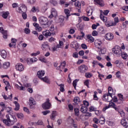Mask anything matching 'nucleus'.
<instances>
[{
	"label": "nucleus",
	"instance_id": "obj_1",
	"mask_svg": "<svg viewBox=\"0 0 128 128\" xmlns=\"http://www.w3.org/2000/svg\"><path fill=\"white\" fill-rule=\"evenodd\" d=\"M11 118H10V117ZM6 115V119L3 120V122L6 124V126H10V124H14L16 122V118L14 116H12V115Z\"/></svg>",
	"mask_w": 128,
	"mask_h": 128
},
{
	"label": "nucleus",
	"instance_id": "obj_2",
	"mask_svg": "<svg viewBox=\"0 0 128 128\" xmlns=\"http://www.w3.org/2000/svg\"><path fill=\"white\" fill-rule=\"evenodd\" d=\"M100 18L102 22H105V26H106L107 28H110V26H114V24H112V23L107 22L108 18L102 14H100Z\"/></svg>",
	"mask_w": 128,
	"mask_h": 128
},
{
	"label": "nucleus",
	"instance_id": "obj_3",
	"mask_svg": "<svg viewBox=\"0 0 128 128\" xmlns=\"http://www.w3.org/2000/svg\"><path fill=\"white\" fill-rule=\"evenodd\" d=\"M112 52L116 56H120L122 52V48L119 46H115L114 48L112 49Z\"/></svg>",
	"mask_w": 128,
	"mask_h": 128
},
{
	"label": "nucleus",
	"instance_id": "obj_4",
	"mask_svg": "<svg viewBox=\"0 0 128 128\" xmlns=\"http://www.w3.org/2000/svg\"><path fill=\"white\" fill-rule=\"evenodd\" d=\"M16 12L18 14H22L23 12H26L28 9L26 6L24 4H21L19 7H17L16 9Z\"/></svg>",
	"mask_w": 128,
	"mask_h": 128
},
{
	"label": "nucleus",
	"instance_id": "obj_5",
	"mask_svg": "<svg viewBox=\"0 0 128 128\" xmlns=\"http://www.w3.org/2000/svg\"><path fill=\"white\" fill-rule=\"evenodd\" d=\"M42 108L44 110H50L52 108V104L50 102V99H46V101L42 104Z\"/></svg>",
	"mask_w": 128,
	"mask_h": 128
},
{
	"label": "nucleus",
	"instance_id": "obj_6",
	"mask_svg": "<svg viewBox=\"0 0 128 128\" xmlns=\"http://www.w3.org/2000/svg\"><path fill=\"white\" fill-rule=\"evenodd\" d=\"M104 38L105 40H106L112 42V40L114 38V36L112 33L108 32L104 35Z\"/></svg>",
	"mask_w": 128,
	"mask_h": 128
},
{
	"label": "nucleus",
	"instance_id": "obj_7",
	"mask_svg": "<svg viewBox=\"0 0 128 128\" xmlns=\"http://www.w3.org/2000/svg\"><path fill=\"white\" fill-rule=\"evenodd\" d=\"M38 20L40 24L42 26H46V24H48V18L44 16H40Z\"/></svg>",
	"mask_w": 128,
	"mask_h": 128
},
{
	"label": "nucleus",
	"instance_id": "obj_8",
	"mask_svg": "<svg viewBox=\"0 0 128 128\" xmlns=\"http://www.w3.org/2000/svg\"><path fill=\"white\" fill-rule=\"evenodd\" d=\"M88 69V66L85 64L80 66L78 68V70L80 72V74H84V72H86Z\"/></svg>",
	"mask_w": 128,
	"mask_h": 128
},
{
	"label": "nucleus",
	"instance_id": "obj_9",
	"mask_svg": "<svg viewBox=\"0 0 128 128\" xmlns=\"http://www.w3.org/2000/svg\"><path fill=\"white\" fill-rule=\"evenodd\" d=\"M103 100H104L105 102H110L111 100H112V96H110V94H105L103 96Z\"/></svg>",
	"mask_w": 128,
	"mask_h": 128
},
{
	"label": "nucleus",
	"instance_id": "obj_10",
	"mask_svg": "<svg viewBox=\"0 0 128 128\" xmlns=\"http://www.w3.org/2000/svg\"><path fill=\"white\" fill-rule=\"evenodd\" d=\"M16 70H18V72H22L24 70V66L22 64V63H18L16 66Z\"/></svg>",
	"mask_w": 128,
	"mask_h": 128
},
{
	"label": "nucleus",
	"instance_id": "obj_11",
	"mask_svg": "<svg viewBox=\"0 0 128 128\" xmlns=\"http://www.w3.org/2000/svg\"><path fill=\"white\" fill-rule=\"evenodd\" d=\"M92 12H94V7L90 6L87 8L86 12L88 16H90L92 14Z\"/></svg>",
	"mask_w": 128,
	"mask_h": 128
},
{
	"label": "nucleus",
	"instance_id": "obj_12",
	"mask_svg": "<svg viewBox=\"0 0 128 128\" xmlns=\"http://www.w3.org/2000/svg\"><path fill=\"white\" fill-rule=\"evenodd\" d=\"M58 16V12L54 8H52L51 10V14L49 18H52L54 16Z\"/></svg>",
	"mask_w": 128,
	"mask_h": 128
},
{
	"label": "nucleus",
	"instance_id": "obj_13",
	"mask_svg": "<svg viewBox=\"0 0 128 128\" xmlns=\"http://www.w3.org/2000/svg\"><path fill=\"white\" fill-rule=\"evenodd\" d=\"M45 74L46 72H44V70H41L38 72L37 76L40 80H41Z\"/></svg>",
	"mask_w": 128,
	"mask_h": 128
},
{
	"label": "nucleus",
	"instance_id": "obj_14",
	"mask_svg": "<svg viewBox=\"0 0 128 128\" xmlns=\"http://www.w3.org/2000/svg\"><path fill=\"white\" fill-rule=\"evenodd\" d=\"M36 102L34 100V98L32 97H31L29 99V106L30 108L32 106H36Z\"/></svg>",
	"mask_w": 128,
	"mask_h": 128
},
{
	"label": "nucleus",
	"instance_id": "obj_15",
	"mask_svg": "<svg viewBox=\"0 0 128 128\" xmlns=\"http://www.w3.org/2000/svg\"><path fill=\"white\" fill-rule=\"evenodd\" d=\"M50 48V46H48V42H44L42 44V50H48Z\"/></svg>",
	"mask_w": 128,
	"mask_h": 128
},
{
	"label": "nucleus",
	"instance_id": "obj_16",
	"mask_svg": "<svg viewBox=\"0 0 128 128\" xmlns=\"http://www.w3.org/2000/svg\"><path fill=\"white\" fill-rule=\"evenodd\" d=\"M20 86H18V84H15V87L17 90H26V87L23 86L20 82H19Z\"/></svg>",
	"mask_w": 128,
	"mask_h": 128
},
{
	"label": "nucleus",
	"instance_id": "obj_17",
	"mask_svg": "<svg viewBox=\"0 0 128 128\" xmlns=\"http://www.w3.org/2000/svg\"><path fill=\"white\" fill-rule=\"evenodd\" d=\"M16 44V39L12 38V42L9 44L10 48H14Z\"/></svg>",
	"mask_w": 128,
	"mask_h": 128
},
{
	"label": "nucleus",
	"instance_id": "obj_18",
	"mask_svg": "<svg viewBox=\"0 0 128 128\" xmlns=\"http://www.w3.org/2000/svg\"><path fill=\"white\" fill-rule=\"evenodd\" d=\"M64 17L62 16H59L57 22H61V26H64Z\"/></svg>",
	"mask_w": 128,
	"mask_h": 128
},
{
	"label": "nucleus",
	"instance_id": "obj_19",
	"mask_svg": "<svg viewBox=\"0 0 128 128\" xmlns=\"http://www.w3.org/2000/svg\"><path fill=\"white\" fill-rule=\"evenodd\" d=\"M108 92L109 96H112L116 94V91H114V90H112V88L110 86L108 87Z\"/></svg>",
	"mask_w": 128,
	"mask_h": 128
},
{
	"label": "nucleus",
	"instance_id": "obj_20",
	"mask_svg": "<svg viewBox=\"0 0 128 128\" xmlns=\"http://www.w3.org/2000/svg\"><path fill=\"white\" fill-rule=\"evenodd\" d=\"M42 34H43V36H46V38H48L49 36H50L52 35V33H50V30H47L43 32Z\"/></svg>",
	"mask_w": 128,
	"mask_h": 128
},
{
	"label": "nucleus",
	"instance_id": "obj_21",
	"mask_svg": "<svg viewBox=\"0 0 128 128\" xmlns=\"http://www.w3.org/2000/svg\"><path fill=\"white\" fill-rule=\"evenodd\" d=\"M94 2L100 6H104V4L102 0H94Z\"/></svg>",
	"mask_w": 128,
	"mask_h": 128
},
{
	"label": "nucleus",
	"instance_id": "obj_22",
	"mask_svg": "<svg viewBox=\"0 0 128 128\" xmlns=\"http://www.w3.org/2000/svg\"><path fill=\"white\" fill-rule=\"evenodd\" d=\"M87 38L88 42H90V44L94 42V38L92 35H88Z\"/></svg>",
	"mask_w": 128,
	"mask_h": 128
},
{
	"label": "nucleus",
	"instance_id": "obj_23",
	"mask_svg": "<svg viewBox=\"0 0 128 128\" xmlns=\"http://www.w3.org/2000/svg\"><path fill=\"white\" fill-rule=\"evenodd\" d=\"M2 66L4 68H8L10 66V63L8 62H4Z\"/></svg>",
	"mask_w": 128,
	"mask_h": 128
},
{
	"label": "nucleus",
	"instance_id": "obj_24",
	"mask_svg": "<svg viewBox=\"0 0 128 128\" xmlns=\"http://www.w3.org/2000/svg\"><path fill=\"white\" fill-rule=\"evenodd\" d=\"M33 25L35 26L36 30L38 32H42V27L40 26L38 23H34Z\"/></svg>",
	"mask_w": 128,
	"mask_h": 128
},
{
	"label": "nucleus",
	"instance_id": "obj_25",
	"mask_svg": "<svg viewBox=\"0 0 128 128\" xmlns=\"http://www.w3.org/2000/svg\"><path fill=\"white\" fill-rule=\"evenodd\" d=\"M40 80L42 82H46V84H50V79H48V76L42 78Z\"/></svg>",
	"mask_w": 128,
	"mask_h": 128
},
{
	"label": "nucleus",
	"instance_id": "obj_26",
	"mask_svg": "<svg viewBox=\"0 0 128 128\" xmlns=\"http://www.w3.org/2000/svg\"><path fill=\"white\" fill-rule=\"evenodd\" d=\"M56 116H58V113L56 112V111H52L50 116L51 120H54V119L56 118Z\"/></svg>",
	"mask_w": 128,
	"mask_h": 128
},
{
	"label": "nucleus",
	"instance_id": "obj_27",
	"mask_svg": "<svg viewBox=\"0 0 128 128\" xmlns=\"http://www.w3.org/2000/svg\"><path fill=\"white\" fill-rule=\"evenodd\" d=\"M64 13L66 14V20H68V16H70V11L68 10V9H65L64 10Z\"/></svg>",
	"mask_w": 128,
	"mask_h": 128
},
{
	"label": "nucleus",
	"instance_id": "obj_28",
	"mask_svg": "<svg viewBox=\"0 0 128 128\" xmlns=\"http://www.w3.org/2000/svg\"><path fill=\"white\" fill-rule=\"evenodd\" d=\"M80 112H82L83 114H86V112H88V108L84 106V105H82L80 108Z\"/></svg>",
	"mask_w": 128,
	"mask_h": 128
},
{
	"label": "nucleus",
	"instance_id": "obj_29",
	"mask_svg": "<svg viewBox=\"0 0 128 128\" xmlns=\"http://www.w3.org/2000/svg\"><path fill=\"white\" fill-rule=\"evenodd\" d=\"M118 104H122V102H124V96L122 94H118Z\"/></svg>",
	"mask_w": 128,
	"mask_h": 128
},
{
	"label": "nucleus",
	"instance_id": "obj_30",
	"mask_svg": "<svg viewBox=\"0 0 128 128\" xmlns=\"http://www.w3.org/2000/svg\"><path fill=\"white\" fill-rule=\"evenodd\" d=\"M8 16H10V12L8 11L2 12V18H7Z\"/></svg>",
	"mask_w": 128,
	"mask_h": 128
},
{
	"label": "nucleus",
	"instance_id": "obj_31",
	"mask_svg": "<svg viewBox=\"0 0 128 128\" xmlns=\"http://www.w3.org/2000/svg\"><path fill=\"white\" fill-rule=\"evenodd\" d=\"M2 96H3L4 100H12V94H10L8 97L4 94H2Z\"/></svg>",
	"mask_w": 128,
	"mask_h": 128
},
{
	"label": "nucleus",
	"instance_id": "obj_32",
	"mask_svg": "<svg viewBox=\"0 0 128 128\" xmlns=\"http://www.w3.org/2000/svg\"><path fill=\"white\" fill-rule=\"evenodd\" d=\"M0 56L3 58H6V52L5 50H2L1 51Z\"/></svg>",
	"mask_w": 128,
	"mask_h": 128
},
{
	"label": "nucleus",
	"instance_id": "obj_33",
	"mask_svg": "<svg viewBox=\"0 0 128 128\" xmlns=\"http://www.w3.org/2000/svg\"><path fill=\"white\" fill-rule=\"evenodd\" d=\"M121 56H122V58H123V60H126V58H128V55L126 53L124 52H122L121 54Z\"/></svg>",
	"mask_w": 128,
	"mask_h": 128
},
{
	"label": "nucleus",
	"instance_id": "obj_34",
	"mask_svg": "<svg viewBox=\"0 0 128 128\" xmlns=\"http://www.w3.org/2000/svg\"><path fill=\"white\" fill-rule=\"evenodd\" d=\"M14 104L16 106L14 110H20V104L18 103V102H16V101H14Z\"/></svg>",
	"mask_w": 128,
	"mask_h": 128
},
{
	"label": "nucleus",
	"instance_id": "obj_35",
	"mask_svg": "<svg viewBox=\"0 0 128 128\" xmlns=\"http://www.w3.org/2000/svg\"><path fill=\"white\" fill-rule=\"evenodd\" d=\"M44 122L42 120H38L37 122H35V126H42Z\"/></svg>",
	"mask_w": 128,
	"mask_h": 128
},
{
	"label": "nucleus",
	"instance_id": "obj_36",
	"mask_svg": "<svg viewBox=\"0 0 128 128\" xmlns=\"http://www.w3.org/2000/svg\"><path fill=\"white\" fill-rule=\"evenodd\" d=\"M40 12V8H36L35 6H34L32 9V12Z\"/></svg>",
	"mask_w": 128,
	"mask_h": 128
},
{
	"label": "nucleus",
	"instance_id": "obj_37",
	"mask_svg": "<svg viewBox=\"0 0 128 128\" xmlns=\"http://www.w3.org/2000/svg\"><path fill=\"white\" fill-rule=\"evenodd\" d=\"M39 60H40V62H45V63L47 62H48V60L44 57L40 58Z\"/></svg>",
	"mask_w": 128,
	"mask_h": 128
},
{
	"label": "nucleus",
	"instance_id": "obj_38",
	"mask_svg": "<svg viewBox=\"0 0 128 128\" xmlns=\"http://www.w3.org/2000/svg\"><path fill=\"white\" fill-rule=\"evenodd\" d=\"M94 100H98V92L96 91L94 92Z\"/></svg>",
	"mask_w": 128,
	"mask_h": 128
},
{
	"label": "nucleus",
	"instance_id": "obj_39",
	"mask_svg": "<svg viewBox=\"0 0 128 128\" xmlns=\"http://www.w3.org/2000/svg\"><path fill=\"white\" fill-rule=\"evenodd\" d=\"M54 68H56V70H60V66H58V62L54 63Z\"/></svg>",
	"mask_w": 128,
	"mask_h": 128
},
{
	"label": "nucleus",
	"instance_id": "obj_40",
	"mask_svg": "<svg viewBox=\"0 0 128 128\" xmlns=\"http://www.w3.org/2000/svg\"><path fill=\"white\" fill-rule=\"evenodd\" d=\"M75 6H76V8H80L82 7L80 2H75Z\"/></svg>",
	"mask_w": 128,
	"mask_h": 128
},
{
	"label": "nucleus",
	"instance_id": "obj_41",
	"mask_svg": "<svg viewBox=\"0 0 128 128\" xmlns=\"http://www.w3.org/2000/svg\"><path fill=\"white\" fill-rule=\"evenodd\" d=\"M74 102H75V104H78V102H80V98H78V97H75L74 98Z\"/></svg>",
	"mask_w": 128,
	"mask_h": 128
},
{
	"label": "nucleus",
	"instance_id": "obj_42",
	"mask_svg": "<svg viewBox=\"0 0 128 128\" xmlns=\"http://www.w3.org/2000/svg\"><path fill=\"white\" fill-rule=\"evenodd\" d=\"M63 46H64V42L60 40L59 44L57 45L58 48H62Z\"/></svg>",
	"mask_w": 128,
	"mask_h": 128
},
{
	"label": "nucleus",
	"instance_id": "obj_43",
	"mask_svg": "<svg viewBox=\"0 0 128 128\" xmlns=\"http://www.w3.org/2000/svg\"><path fill=\"white\" fill-rule=\"evenodd\" d=\"M18 118H20V120H22L24 118V114L22 113H18L16 114Z\"/></svg>",
	"mask_w": 128,
	"mask_h": 128
},
{
	"label": "nucleus",
	"instance_id": "obj_44",
	"mask_svg": "<svg viewBox=\"0 0 128 128\" xmlns=\"http://www.w3.org/2000/svg\"><path fill=\"white\" fill-rule=\"evenodd\" d=\"M95 110H96V108L94 106H91L89 108L90 112H95Z\"/></svg>",
	"mask_w": 128,
	"mask_h": 128
},
{
	"label": "nucleus",
	"instance_id": "obj_45",
	"mask_svg": "<svg viewBox=\"0 0 128 128\" xmlns=\"http://www.w3.org/2000/svg\"><path fill=\"white\" fill-rule=\"evenodd\" d=\"M0 106L2 108V110H1V112H4V108H6V104H4V102H0Z\"/></svg>",
	"mask_w": 128,
	"mask_h": 128
},
{
	"label": "nucleus",
	"instance_id": "obj_46",
	"mask_svg": "<svg viewBox=\"0 0 128 128\" xmlns=\"http://www.w3.org/2000/svg\"><path fill=\"white\" fill-rule=\"evenodd\" d=\"M66 62L65 61L60 63V68H64V66H66Z\"/></svg>",
	"mask_w": 128,
	"mask_h": 128
},
{
	"label": "nucleus",
	"instance_id": "obj_47",
	"mask_svg": "<svg viewBox=\"0 0 128 128\" xmlns=\"http://www.w3.org/2000/svg\"><path fill=\"white\" fill-rule=\"evenodd\" d=\"M74 112L76 116H80V110H78V108H76L74 109Z\"/></svg>",
	"mask_w": 128,
	"mask_h": 128
},
{
	"label": "nucleus",
	"instance_id": "obj_48",
	"mask_svg": "<svg viewBox=\"0 0 128 128\" xmlns=\"http://www.w3.org/2000/svg\"><path fill=\"white\" fill-rule=\"evenodd\" d=\"M30 62L31 64H32V62H38V59L36 58H30Z\"/></svg>",
	"mask_w": 128,
	"mask_h": 128
},
{
	"label": "nucleus",
	"instance_id": "obj_49",
	"mask_svg": "<svg viewBox=\"0 0 128 128\" xmlns=\"http://www.w3.org/2000/svg\"><path fill=\"white\" fill-rule=\"evenodd\" d=\"M90 104L88 101L86 100H84L83 101V104L82 106H86V108H88V106Z\"/></svg>",
	"mask_w": 128,
	"mask_h": 128
},
{
	"label": "nucleus",
	"instance_id": "obj_50",
	"mask_svg": "<svg viewBox=\"0 0 128 128\" xmlns=\"http://www.w3.org/2000/svg\"><path fill=\"white\" fill-rule=\"evenodd\" d=\"M24 32L26 34H30V30L28 28H25L24 30Z\"/></svg>",
	"mask_w": 128,
	"mask_h": 128
},
{
	"label": "nucleus",
	"instance_id": "obj_51",
	"mask_svg": "<svg viewBox=\"0 0 128 128\" xmlns=\"http://www.w3.org/2000/svg\"><path fill=\"white\" fill-rule=\"evenodd\" d=\"M86 78H92V74L90 72H86V75H85Z\"/></svg>",
	"mask_w": 128,
	"mask_h": 128
},
{
	"label": "nucleus",
	"instance_id": "obj_52",
	"mask_svg": "<svg viewBox=\"0 0 128 128\" xmlns=\"http://www.w3.org/2000/svg\"><path fill=\"white\" fill-rule=\"evenodd\" d=\"M40 54V52L39 50L37 51L36 53H32L31 54L32 56H38Z\"/></svg>",
	"mask_w": 128,
	"mask_h": 128
},
{
	"label": "nucleus",
	"instance_id": "obj_53",
	"mask_svg": "<svg viewBox=\"0 0 128 128\" xmlns=\"http://www.w3.org/2000/svg\"><path fill=\"white\" fill-rule=\"evenodd\" d=\"M59 86H60V92H64V85L63 84H60L59 85Z\"/></svg>",
	"mask_w": 128,
	"mask_h": 128
},
{
	"label": "nucleus",
	"instance_id": "obj_54",
	"mask_svg": "<svg viewBox=\"0 0 128 128\" xmlns=\"http://www.w3.org/2000/svg\"><path fill=\"white\" fill-rule=\"evenodd\" d=\"M112 100H113L114 102H118H118H120V100H118V98H116V96H114Z\"/></svg>",
	"mask_w": 128,
	"mask_h": 128
},
{
	"label": "nucleus",
	"instance_id": "obj_55",
	"mask_svg": "<svg viewBox=\"0 0 128 128\" xmlns=\"http://www.w3.org/2000/svg\"><path fill=\"white\" fill-rule=\"evenodd\" d=\"M109 106H110V108H114L116 106V104H114L113 102H110L109 103Z\"/></svg>",
	"mask_w": 128,
	"mask_h": 128
},
{
	"label": "nucleus",
	"instance_id": "obj_56",
	"mask_svg": "<svg viewBox=\"0 0 128 128\" xmlns=\"http://www.w3.org/2000/svg\"><path fill=\"white\" fill-rule=\"evenodd\" d=\"M114 23H112V24H114V26H116V24H118V17H116L114 18Z\"/></svg>",
	"mask_w": 128,
	"mask_h": 128
},
{
	"label": "nucleus",
	"instance_id": "obj_57",
	"mask_svg": "<svg viewBox=\"0 0 128 128\" xmlns=\"http://www.w3.org/2000/svg\"><path fill=\"white\" fill-rule=\"evenodd\" d=\"M48 9V8H46V6H43L42 9H41V12H42L43 14L44 12H46V10Z\"/></svg>",
	"mask_w": 128,
	"mask_h": 128
},
{
	"label": "nucleus",
	"instance_id": "obj_58",
	"mask_svg": "<svg viewBox=\"0 0 128 128\" xmlns=\"http://www.w3.org/2000/svg\"><path fill=\"white\" fill-rule=\"evenodd\" d=\"M50 2L54 4V6H56L58 4V2L56 0H50Z\"/></svg>",
	"mask_w": 128,
	"mask_h": 128
},
{
	"label": "nucleus",
	"instance_id": "obj_59",
	"mask_svg": "<svg viewBox=\"0 0 128 128\" xmlns=\"http://www.w3.org/2000/svg\"><path fill=\"white\" fill-rule=\"evenodd\" d=\"M100 26V24H93L92 26V28L93 30H96V28Z\"/></svg>",
	"mask_w": 128,
	"mask_h": 128
},
{
	"label": "nucleus",
	"instance_id": "obj_60",
	"mask_svg": "<svg viewBox=\"0 0 128 128\" xmlns=\"http://www.w3.org/2000/svg\"><path fill=\"white\" fill-rule=\"evenodd\" d=\"M22 18H24V20H26V18H28L26 13V12L22 13Z\"/></svg>",
	"mask_w": 128,
	"mask_h": 128
},
{
	"label": "nucleus",
	"instance_id": "obj_61",
	"mask_svg": "<svg viewBox=\"0 0 128 128\" xmlns=\"http://www.w3.org/2000/svg\"><path fill=\"white\" fill-rule=\"evenodd\" d=\"M98 32H96V30H94L92 32V36H98Z\"/></svg>",
	"mask_w": 128,
	"mask_h": 128
},
{
	"label": "nucleus",
	"instance_id": "obj_62",
	"mask_svg": "<svg viewBox=\"0 0 128 128\" xmlns=\"http://www.w3.org/2000/svg\"><path fill=\"white\" fill-rule=\"evenodd\" d=\"M84 116H88V118H90V116H92V113H90L89 112H85V114Z\"/></svg>",
	"mask_w": 128,
	"mask_h": 128
},
{
	"label": "nucleus",
	"instance_id": "obj_63",
	"mask_svg": "<svg viewBox=\"0 0 128 128\" xmlns=\"http://www.w3.org/2000/svg\"><path fill=\"white\" fill-rule=\"evenodd\" d=\"M78 80H75L72 83L73 86H74V88H76V84L78 83Z\"/></svg>",
	"mask_w": 128,
	"mask_h": 128
},
{
	"label": "nucleus",
	"instance_id": "obj_64",
	"mask_svg": "<svg viewBox=\"0 0 128 128\" xmlns=\"http://www.w3.org/2000/svg\"><path fill=\"white\" fill-rule=\"evenodd\" d=\"M116 64H122V62L120 60H117L115 62Z\"/></svg>",
	"mask_w": 128,
	"mask_h": 128
}]
</instances>
